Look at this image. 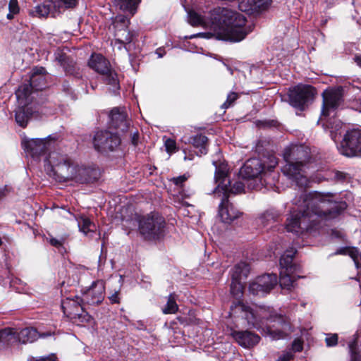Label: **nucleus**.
Here are the masks:
<instances>
[{"instance_id": "f257e3e1", "label": "nucleus", "mask_w": 361, "mask_h": 361, "mask_svg": "<svg viewBox=\"0 0 361 361\" xmlns=\"http://www.w3.org/2000/svg\"><path fill=\"white\" fill-rule=\"evenodd\" d=\"M332 197L331 193L317 191L307 193L302 190L292 200L295 207L287 218L286 231L300 235L317 228L323 221L336 217L347 204L343 202H334Z\"/></svg>"}, {"instance_id": "f03ea898", "label": "nucleus", "mask_w": 361, "mask_h": 361, "mask_svg": "<svg viewBox=\"0 0 361 361\" xmlns=\"http://www.w3.org/2000/svg\"><path fill=\"white\" fill-rule=\"evenodd\" d=\"M188 21L194 27L209 29V32H199L190 38L203 37L238 42L251 32L246 26L245 17L236 11L226 8L218 7L211 11L207 16L191 10L188 12Z\"/></svg>"}, {"instance_id": "7ed1b4c3", "label": "nucleus", "mask_w": 361, "mask_h": 361, "mask_svg": "<svg viewBox=\"0 0 361 361\" xmlns=\"http://www.w3.org/2000/svg\"><path fill=\"white\" fill-rule=\"evenodd\" d=\"M44 169L59 183H92L100 177L98 169L78 164L68 154L58 151L51 152L45 157Z\"/></svg>"}, {"instance_id": "20e7f679", "label": "nucleus", "mask_w": 361, "mask_h": 361, "mask_svg": "<svg viewBox=\"0 0 361 361\" xmlns=\"http://www.w3.org/2000/svg\"><path fill=\"white\" fill-rule=\"evenodd\" d=\"M231 310L235 312H240L249 325L261 331L263 336H269L273 341L283 339L292 331L289 322L281 316L272 318L266 307H252L238 302Z\"/></svg>"}, {"instance_id": "39448f33", "label": "nucleus", "mask_w": 361, "mask_h": 361, "mask_svg": "<svg viewBox=\"0 0 361 361\" xmlns=\"http://www.w3.org/2000/svg\"><path fill=\"white\" fill-rule=\"evenodd\" d=\"M283 156L286 161L281 168L283 175L300 188L306 187L309 182L306 176L309 149L303 145H291L285 148Z\"/></svg>"}, {"instance_id": "423d86ee", "label": "nucleus", "mask_w": 361, "mask_h": 361, "mask_svg": "<svg viewBox=\"0 0 361 361\" xmlns=\"http://www.w3.org/2000/svg\"><path fill=\"white\" fill-rule=\"evenodd\" d=\"M213 165L216 169L214 179L217 183V186L214 191V195L221 197L219 205L218 215L223 223L230 224L238 219L242 213L230 202L226 195L227 183H229V181L226 178V166L224 164H217L216 161L213 162Z\"/></svg>"}, {"instance_id": "0eeeda50", "label": "nucleus", "mask_w": 361, "mask_h": 361, "mask_svg": "<svg viewBox=\"0 0 361 361\" xmlns=\"http://www.w3.org/2000/svg\"><path fill=\"white\" fill-rule=\"evenodd\" d=\"M164 219L157 213H151L139 219L138 229L140 234L147 240L159 238L164 233Z\"/></svg>"}, {"instance_id": "6e6552de", "label": "nucleus", "mask_w": 361, "mask_h": 361, "mask_svg": "<svg viewBox=\"0 0 361 361\" xmlns=\"http://www.w3.org/2000/svg\"><path fill=\"white\" fill-rule=\"evenodd\" d=\"M82 298H66L62 301L61 307L64 314L74 324L83 325L92 320V317L84 310Z\"/></svg>"}, {"instance_id": "1a4fd4ad", "label": "nucleus", "mask_w": 361, "mask_h": 361, "mask_svg": "<svg viewBox=\"0 0 361 361\" xmlns=\"http://www.w3.org/2000/svg\"><path fill=\"white\" fill-rule=\"evenodd\" d=\"M18 107L16 110V121L17 123L25 128L33 114L32 107L29 106L31 101L28 85H20L16 91Z\"/></svg>"}, {"instance_id": "9d476101", "label": "nucleus", "mask_w": 361, "mask_h": 361, "mask_svg": "<svg viewBox=\"0 0 361 361\" xmlns=\"http://www.w3.org/2000/svg\"><path fill=\"white\" fill-rule=\"evenodd\" d=\"M89 66L103 75L104 80L111 86L112 90L119 89L117 74L111 69L109 62L101 54H92L88 62Z\"/></svg>"}, {"instance_id": "9b49d317", "label": "nucleus", "mask_w": 361, "mask_h": 361, "mask_svg": "<svg viewBox=\"0 0 361 361\" xmlns=\"http://www.w3.org/2000/svg\"><path fill=\"white\" fill-rule=\"evenodd\" d=\"M315 94V89L311 85H298L290 89L288 94L290 104L300 110L310 102Z\"/></svg>"}, {"instance_id": "f8f14e48", "label": "nucleus", "mask_w": 361, "mask_h": 361, "mask_svg": "<svg viewBox=\"0 0 361 361\" xmlns=\"http://www.w3.org/2000/svg\"><path fill=\"white\" fill-rule=\"evenodd\" d=\"M121 139L117 133L108 130L97 131L93 137V145L96 150L107 152L115 150L120 145Z\"/></svg>"}, {"instance_id": "ddd939ff", "label": "nucleus", "mask_w": 361, "mask_h": 361, "mask_svg": "<svg viewBox=\"0 0 361 361\" xmlns=\"http://www.w3.org/2000/svg\"><path fill=\"white\" fill-rule=\"evenodd\" d=\"M82 301L90 305H99L105 296V283L103 280L94 281L88 287L82 288Z\"/></svg>"}, {"instance_id": "4468645a", "label": "nucleus", "mask_w": 361, "mask_h": 361, "mask_svg": "<svg viewBox=\"0 0 361 361\" xmlns=\"http://www.w3.org/2000/svg\"><path fill=\"white\" fill-rule=\"evenodd\" d=\"M51 138L48 136L44 139H25L22 141V146L27 155L38 160L51 147Z\"/></svg>"}, {"instance_id": "2eb2a0df", "label": "nucleus", "mask_w": 361, "mask_h": 361, "mask_svg": "<svg viewBox=\"0 0 361 361\" xmlns=\"http://www.w3.org/2000/svg\"><path fill=\"white\" fill-rule=\"evenodd\" d=\"M249 272L250 267L245 262H240L237 264L232 269L231 293L236 298H239L243 295L244 286L241 280L243 279H246Z\"/></svg>"}, {"instance_id": "dca6fc26", "label": "nucleus", "mask_w": 361, "mask_h": 361, "mask_svg": "<svg viewBox=\"0 0 361 361\" xmlns=\"http://www.w3.org/2000/svg\"><path fill=\"white\" fill-rule=\"evenodd\" d=\"M128 23L129 20L124 16L116 18L114 23L115 39L111 42L114 49L121 50L126 44L132 41L133 35L127 27Z\"/></svg>"}, {"instance_id": "f3484780", "label": "nucleus", "mask_w": 361, "mask_h": 361, "mask_svg": "<svg viewBox=\"0 0 361 361\" xmlns=\"http://www.w3.org/2000/svg\"><path fill=\"white\" fill-rule=\"evenodd\" d=\"M343 91L342 87L329 88L324 91L322 93V116H329L330 112L334 111L340 105L342 102Z\"/></svg>"}, {"instance_id": "a211bd4d", "label": "nucleus", "mask_w": 361, "mask_h": 361, "mask_svg": "<svg viewBox=\"0 0 361 361\" xmlns=\"http://www.w3.org/2000/svg\"><path fill=\"white\" fill-rule=\"evenodd\" d=\"M240 175L244 179L256 178L265 175V163L259 159H250L241 167Z\"/></svg>"}, {"instance_id": "6ab92c4d", "label": "nucleus", "mask_w": 361, "mask_h": 361, "mask_svg": "<svg viewBox=\"0 0 361 361\" xmlns=\"http://www.w3.org/2000/svg\"><path fill=\"white\" fill-rule=\"evenodd\" d=\"M46 70L43 67H35L32 70L30 81L27 84L22 85H28L30 89V95L33 90L39 91L46 87Z\"/></svg>"}, {"instance_id": "aec40b11", "label": "nucleus", "mask_w": 361, "mask_h": 361, "mask_svg": "<svg viewBox=\"0 0 361 361\" xmlns=\"http://www.w3.org/2000/svg\"><path fill=\"white\" fill-rule=\"evenodd\" d=\"M231 335L240 346L245 348L256 345L260 341V337L257 334L249 331L233 330Z\"/></svg>"}, {"instance_id": "412c9836", "label": "nucleus", "mask_w": 361, "mask_h": 361, "mask_svg": "<svg viewBox=\"0 0 361 361\" xmlns=\"http://www.w3.org/2000/svg\"><path fill=\"white\" fill-rule=\"evenodd\" d=\"M271 0H240L238 8L250 14L267 10L271 4Z\"/></svg>"}, {"instance_id": "4be33fe9", "label": "nucleus", "mask_w": 361, "mask_h": 361, "mask_svg": "<svg viewBox=\"0 0 361 361\" xmlns=\"http://www.w3.org/2000/svg\"><path fill=\"white\" fill-rule=\"evenodd\" d=\"M126 114L123 110L114 108L111 111L109 126L120 132L127 131L129 124L126 120Z\"/></svg>"}, {"instance_id": "5701e85b", "label": "nucleus", "mask_w": 361, "mask_h": 361, "mask_svg": "<svg viewBox=\"0 0 361 361\" xmlns=\"http://www.w3.org/2000/svg\"><path fill=\"white\" fill-rule=\"evenodd\" d=\"M61 11L57 10L56 3L53 1H44L42 4L36 6L31 14L37 17H47L49 14L55 16Z\"/></svg>"}, {"instance_id": "b1692460", "label": "nucleus", "mask_w": 361, "mask_h": 361, "mask_svg": "<svg viewBox=\"0 0 361 361\" xmlns=\"http://www.w3.org/2000/svg\"><path fill=\"white\" fill-rule=\"evenodd\" d=\"M50 333L39 334L36 329L28 327L17 331V342L22 343H32L36 341L39 337L45 338L50 336Z\"/></svg>"}, {"instance_id": "393cba45", "label": "nucleus", "mask_w": 361, "mask_h": 361, "mask_svg": "<svg viewBox=\"0 0 361 361\" xmlns=\"http://www.w3.org/2000/svg\"><path fill=\"white\" fill-rule=\"evenodd\" d=\"M296 253V250L293 248L287 250L280 259L281 270L286 271H298L299 267L294 264L293 257Z\"/></svg>"}, {"instance_id": "a878e982", "label": "nucleus", "mask_w": 361, "mask_h": 361, "mask_svg": "<svg viewBox=\"0 0 361 361\" xmlns=\"http://www.w3.org/2000/svg\"><path fill=\"white\" fill-rule=\"evenodd\" d=\"M17 330L12 328H5L0 330V350L17 342Z\"/></svg>"}, {"instance_id": "bb28decb", "label": "nucleus", "mask_w": 361, "mask_h": 361, "mask_svg": "<svg viewBox=\"0 0 361 361\" xmlns=\"http://www.w3.org/2000/svg\"><path fill=\"white\" fill-rule=\"evenodd\" d=\"M296 271H286L284 270H281L279 284L282 289H286L289 290L292 288L295 287L296 277L294 275V273ZM299 278H300V276H298L297 279Z\"/></svg>"}, {"instance_id": "cd10ccee", "label": "nucleus", "mask_w": 361, "mask_h": 361, "mask_svg": "<svg viewBox=\"0 0 361 361\" xmlns=\"http://www.w3.org/2000/svg\"><path fill=\"white\" fill-rule=\"evenodd\" d=\"M257 279L260 283V285L262 287V288L264 289L265 294L269 293L278 282L277 276L274 274H264L257 277Z\"/></svg>"}, {"instance_id": "c85d7f7f", "label": "nucleus", "mask_w": 361, "mask_h": 361, "mask_svg": "<svg viewBox=\"0 0 361 361\" xmlns=\"http://www.w3.org/2000/svg\"><path fill=\"white\" fill-rule=\"evenodd\" d=\"M207 141L208 139L205 135L202 134H197L189 137L188 140L185 141V142L192 144L195 148L200 149L201 154H205L207 153L206 148Z\"/></svg>"}, {"instance_id": "c756f323", "label": "nucleus", "mask_w": 361, "mask_h": 361, "mask_svg": "<svg viewBox=\"0 0 361 361\" xmlns=\"http://www.w3.org/2000/svg\"><path fill=\"white\" fill-rule=\"evenodd\" d=\"M75 219L78 222L79 230L85 235H87L90 233H93L96 229V226L94 223L86 216L81 215Z\"/></svg>"}, {"instance_id": "7c9ffc66", "label": "nucleus", "mask_w": 361, "mask_h": 361, "mask_svg": "<svg viewBox=\"0 0 361 361\" xmlns=\"http://www.w3.org/2000/svg\"><path fill=\"white\" fill-rule=\"evenodd\" d=\"M336 255H348L353 260L357 269L361 270V253L355 247L352 248H341L338 250Z\"/></svg>"}, {"instance_id": "2f4dec72", "label": "nucleus", "mask_w": 361, "mask_h": 361, "mask_svg": "<svg viewBox=\"0 0 361 361\" xmlns=\"http://www.w3.org/2000/svg\"><path fill=\"white\" fill-rule=\"evenodd\" d=\"M114 4L123 11H128L131 15H134L137 5L140 0H113Z\"/></svg>"}, {"instance_id": "473e14b6", "label": "nucleus", "mask_w": 361, "mask_h": 361, "mask_svg": "<svg viewBox=\"0 0 361 361\" xmlns=\"http://www.w3.org/2000/svg\"><path fill=\"white\" fill-rule=\"evenodd\" d=\"M215 161V160H213L212 163ZM216 162L217 163V164H224L226 166H227L226 164H225L224 162H221V161H216ZM228 166H226V178L227 180L229 181V183H227V190L226 191V195L227 197H228V192H231V193H233V194H239V193H242L244 192L245 190V184L241 182V181H237L235 182L232 186L231 185V181L228 178L227 176H228Z\"/></svg>"}, {"instance_id": "72a5a7b5", "label": "nucleus", "mask_w": 361, "mask_h": 361, "mask_svg": "<svg viewBox=\"0 0 361 361\" xmlns=\"http://www.w3.org/2000/svg\"><path fill=\"white\" fill-rule=\"evenodd\" d=\"M178 310V305L173 294H170L166 307L163 309L164 314H174Z\"/></svg>"}, {"instance_id": "f704fd0d", "label": "nucleus", "mask_w": 361, "mask_h": 361, "mask_svg": "<svg viewBox=\"0 0 361 361\" xmlns=\"http://www.w3.org/2000/svg\"><path fill=\"white\" fill-rule=\"evenodd\" d=\"M257 278L249 285V292L254 295L264 296L265 292Z\"/></svg>"}, {"instance_id": "c9c22d12", "label": "nucleus", "mask_w": 361, "mask_h": 361, "mask_svg": "<svg viewBox=\"0 0 361 361\" xmlns=\"http://www.w3.org/2000/svg\"><path fill=\"white\" fill-rule=\"evenodd\" d=\"M281 216V212L274 209H270L266 211L261 216L262 222L269 221L271 220L275 221Z\"/></svg>"}, {"instance_id": "e433bc0d", "label": "nucleus", "mask_w": 361, "mask_h": 361, "mask_svg": "<svg viewBox=\"0 0 361 361\" xmlns=\"http://www.w3.org/2000/svg\"><path fill=\"white\" fill-rule=\"evenodd\" d=\"M350 361H361V354L357 348L356 342L352 341L348 345Z\"/></svg>"}, {"instance_id": "4c0bfd02", "label": "nucleus", "mask_w": 361, "mask_h": 361, "mask_svg": "<svg viewBox=\"0 0 361 361\" xmlns=\"http://www.w3.org/2000/svg\"><path fill=\"white\" fill-rule=\"evenodd\" d=\"M8 13L7 14V18L11 20L17 15L20 11V7L17 0H11L8 4Z\"/></svg>"}, {"instance_id": "58836bf2", "label": "nucleus", "mask_w": 361, "mask_h": 361, "mask_svg": "<svg viewBox=\"0 0 361 361\" xmlns=\"http://www.w3.org/2000/svg\"><path fill=\"white\" fill-rule=\"evenodd\" d=\"M22 283V281L20 279L13 277V276H9L7 279L5 280L4 284L7 285L8 284L9 286L15 290L16 291H20L21 287L20 285Z\"/></svg>"}, {"instance_id": "ea45409f", "label": "nucleus", "mask_w": 361, "mask_h": 361, "mask_svg": "<svg viewBox=\"0 0 361 361\" xmlns=\"http://www.w3.org/2000/svg\"><path fill=\"white\" fill-rule=\"evenodd\" d=\"M265 163V173L267 171H272L278 164L276 158L274 156H270L267 158V161H262Z\"/></svg>"}, {"instance_id": "a19ab883", "label": "nucleus", "mask_w": 361, "mask_h": 361, "mask_svg": "<svg viewBox=\"0 0 361 361\" xmlns=\"http://www.w3.org/2000/svg\"><path fill=\"white\" fill-rule=\"evenodd\" d=\"M56 3L57 10L61 11V8L63 6L65 8H70L75 6L76 0H58Z\"/></svg>"}, {"instance_id": "79ce46f5", "label": "nucleus", "mask_w": 361, "mask_h": 361, "mask_svg": "<svg viewBox=\"0 0 361 361\" xmlns=\"http://www.w3.org/2000/svg\"><path fill=\"white\" fill-rule=\"evenodd\" d=\"M238 98V94L234 92H230L226 102L222 104L223 109H228L233 105L234 102Z\"/></svg>"}, {"instance_id": "37998d69", "label": "nucleus", "mask_w": 361, "mask_h": 361, "mask_svg": "<svg viewBox=\"0 0 361 361\" xmlns=\"http://www.w3.org/2000/svg\"><path fill=\"white\" fill-rule=\"evenodd\" d=\"M326 336L325 341L328 347H333L337 345L338 339V334H326Z\"/></svg>"}, {"instance_id": "c03bdc74", "label": "nucleus", "mask_w": 361, "mask_h": 361, "mask_svg": "<svg viewBox=\"0 0 361 361\" xmlns=\"http://www.w3.org/2000/svg\"><path fill=\"white\" fill-rule=\"evenodd\" d=\"M189 176L187 174H184L183 176H180L178 177L173 178L171 179L172 182L177 186L182 187L183 184L185 181L188 180Z\"/></svg>"}, {"instance_id": "a18cd8bd", "label": "nucleus", "mask_w": 361, "mask_h": 361, "mask_svg": "<svg viewBox=\"0 0 361 361\" xmlns=\"http://www.w3.org/2000/svg\"><path fill=\"white\" fill-rule=\"evenodd\" d=\"M56 60L60 63L61 66H65L67 64V56L61 51H57L55 54Z\"/></svg>"}, {"instance_id": "49530a36", "label": "nucleus", "mask_w": 361, "mask_h": 361, "mask_svg": "<svg viewBox=\"0 0 361 361\" xmlns=\"http://www.w3.org/2000/svg\"><path fill=\"white\" fill-rule=\"evenodd\" d=\"M302 349L303 342L299 338L295 339L292 343V350L294 352H300Z\"/></svg>"}, {"instance_id": "de8ad7c7", "label": "nucleus", "mask_w": 361, "mask_h": 361, "mask_svg": "<svg viewBox=\"0 0 361 361\" xmlns=\"http://www.w3.org/2000/svg\"><path fill=\"white\" fill-rule=\"evenodd\" d=\"M166 149L169 153L173 152L176 149V142L173 140L168 139L165 142Z\"/></svg>"}, {"instance_id": "09e8293b", "label": "nucleus", "mask_w": 361, "mask_h": 361, "mask_svg": "<svg viewBox=\"0 0 361 361\" xmlns=\"http://www.w3.org/2000/svg\"><path fill=\"white\" fill-rule=\"evenodd\" d=\"M293 357V354L290 350L284 352L276 361H290Z\"/></svg>"}, {"instance_id": "8fccbe9b", "label": "nucleus", "mask_w": 361, "mask_h": 361, "mask_svg": "<svg viewBox=\"0 0 361 361\" xmlns=\"http://www.w3.org/2000/svg\"><path fill=\"white\" fill-rule=\"evenodd\" d=\"M346 178V173H343V172H341V171H336L334 172V178L338 180H343L344 179H345Z\"/></svg>"}, {"instance_id": "3c124183", "label": "nucleus", "mask_w": 361, "mask_h": 361, "mask_svg": "<svg viewBox=\"0 0 361 361\" xmlns=\"http://www.w3.org/2000/svg\"><path fill=\"white\" fill-rule=\"evenodd\" d=\"M109 300L111 303H118L119 298H118V291L114 292L109 297Z\"/></svg>"}, {"instance_id": "603ef678", "label": "nucleus", "mask_w": 361, "mask_h": 361, "mask_svg": "<svg viewBox=\"0 0 361 361\" xmlns=\"http://www.w3.org/2000/svg\"><path fill=\"white\" fill-rule=\"evenodd\" d=\"M49 242L51 245L56 247H61L63 244V242L61 240H59V239L54 238H51L49 240Z\"/></svg>"}, {"instance_id": "864d4df0", "label": "nucleus", "mask_w": 361, "mask_h": 361, "mask_svg": "<svg viewBox=\"0 0 361 361\" xmlns=\"http://www.w3.org/2000/svg\"><path fill=\"white\" fill-rule=\"evenodd\" d=\"M138 138H139V133L137 131H135L133 133H132L131 140H132V143L134 145H136L137 144Z\"/></svg>"}, {"instance_id": "5fc2aeb1", "label": "nucleus", "mask_w": 361, "mask_h": 361, "mask_svg": "<svg viewBox=\"0 0 361 361\" xmlns=\"http://www.w3.org/2000/svg\"><path fill=\"white\" fill-rule=\"evenodd\" d=\"M28 361H56L53 357H40L39 359H35L34 357L30 359Z\"/></svg>"}, {"instance_id": "6e6d98bb", "label": "nucleus", "mask_w": 361, "mask_h": 361, "mask_svg": "<svg viewBox=\"0 0 361 361\" xmlns=\"http://www.w3.org/2000/svg\"><path fill=\"white\" fill-rule=\"evenodd\" d=\"M355 61L356 62L357 66L361 67V54L355 56Z\"/></svg>"}, {"instance_id": "4d7b16f0", "label": "nucleus", "mask_w": 361, "mask_h": 361, "mask_svg": "<svg viewBox=\"0 0 361 361\" xmlns=\"http://www.w3.org/2000/svg\"><path fill=\"white\" fill-rule=\"evenodd\" d=\"M183 152L185 153V157H184L185 160H192L193 159V158H194L193 154L187 155L185 149L183 150Z\"/></svg>"}, {"instance_id": "13d9d810", "label": "nucleus", "mask_w": 361, "mask_h": 361, "mask_svg": "<svg viewBox=\"0 0 361 361\" xmlns=\"http://www.w3.org/2000/svg\"><path fill=\"white\" fill-rule=\"evenodd\" d=\"M156 53L158 55L159 58H161L164 56V54L161 53V49H157Z\"/></svg>"}, {"instance_id": "bf43d9fd", "label": "nucleus", "mask_w": 361, "mask_h": 361, "mask_svg": "<svg viewBox=\"0 0 361 361\" xmlns=\"http://www.w3.org/2000/svg\"><path fill=\"white\" fill-rule=\"evenodd\" d=\"M63 90L68 92L69 90L68 85H63Z\"/></svg>"}, {"instance_id": "052dcab7", "label": "nucleus", "mask_w": 361, "mask_h": 361, "mask_svg": "<svg viewBox=\"0 0 361 361\" xmlns=\"http://www.w3.org/2000/svg\"><path fill=\"white\" fill-rule=\"evenodd\" d=\"M4 196L3 191L0 190V199Z\"/></svg>"}]
</instances>
